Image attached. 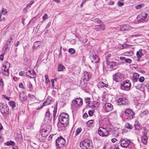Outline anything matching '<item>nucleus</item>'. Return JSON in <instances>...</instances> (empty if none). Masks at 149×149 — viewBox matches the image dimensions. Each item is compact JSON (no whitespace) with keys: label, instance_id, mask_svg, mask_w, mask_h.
I'll list each match as a JSON object with an SVG mask.
<instances>
[{"label":"nucleus","instance_id":"393cba45","mask_svg":"<svg viewBox=\"0 0 149 149\" xmlns=\"http://www.w3.org/2000/svg\"><path fill=\"white\" fill-rule=\"evenodd\" d=\"M52 118V116L51 115L50 113L49 112H46L45 115V120H47L50 121Z\"/></svg>","mask_w":149,"mask_h":149},{"label":"nucleus","instance_id":"69168bd1","mask_svg":"<svg viewBox=\"0 0 149 149\" xmlns=\"http://www.w3.org/2000/svg\"><path fill=\"white\" fill-rule=\"evenodd\" d=\"M20 43V42L19 41H18L17 42V43L16 44H15V47H17L18 46V45H19Z\"/></svg>","mask_w":149,"mask_h":149},{"label":"nucleus","instance_id":"dca6fc26","mask_svg":"<svg viewBox=\"0 0 149 149\" xmlns=\"http://www.w3.org/2000/svg\"><path fill=\"white\" fill-rule=\"evenodd\" d=\"M73 104H77L79 106H81L83 104L82 99L80 98H77L72 101Z\"/></svg>","mask_w":149,"mask_h":149},{"label":"nucleus","instance_id":"aec40b11","mask_svg":"<svg viewBox=\"0 0 149 149\" xmlns=\"http://www.w3.org/2000/svg\"><path fill=\"white\" fill-rule=\"evenodd\" d=\"M50 132V130L49 128L48 130L43 129L42 130L41 132V136L43 137L47 136L49 133Z\"/></svg>","mask_w":149,"mask_h":149},{"label":"nucleus","instance_id":"6e6552de","mask_svg":"<svg viewBox=\"0 0 149 149\" xmlns=\"http://www.w3.org/2000/svg\"><path fill=\"white\" fill-rule=\"evenodd\" d=\"M13 37L10 36L9 38L6 41V43L5 44L3 47V49L5 50V52L6 51L12 44L13 42Z\"/></svg>","mask_w":149,"mask_h":149},{"label":"nucleus","instance_id":"8fccbe9b","mask_svg":"<svg viewBox=\"0 0 149 149\" xmlns=\"http://www.w3.org/2000/svg\"><path fill=\"white\" fill-rule=\"evenodd\" d=\"M1 72H0V74ZM4 85L3 81V79H0V86H2V87Z\"/></svg>","mask_w":149,"mask_h":149},{"label":"nucleus","instance_id":"052dcab7","mask_svg":"<svg viewBox=\"0 0 149 149\" xmlns=\"http://www.w3.org/2000/svg\"><path fill=\"white\" fill-rule=\"evenodd\" d=\"M114 3L113 1H110L109 2V4L110 5H113Z\"/></svg>","mask_w":149,"mask_h":149},{"label":"nucleus","instance_id":"37998d69","mask_svg":"<svg viewBox=\"0 0 149 149\" xmlns=\"http://www.w3.org/2000/svg\"><path fill=\"white\" fill-rule=\"evenodd\" d=\"M6 70H9L7 68H6V65H3V68L2 69V71L1 72H5L6 71Z\"/></svg>","mask_w":149,"mask_h":149},{"label":"nucleus","instance_id":"3c124183","mask_svg":"<svg viewBox=\"0 0 149 149\" xmlns=\"http://www.w3.org/2000/svg\"><path fill=\"white\" fill-rule=\"evenodd\" d=\"M118 5L119 7H121L124 5L123 3L121 2L120 1H118Z\"/></svg>","mask_w":149,"mask_h":149},{"label":"nucleus","instance_id":"58836bf2","mask_svg":"<svg viewBox=\"0 0 149 149\" xmlns=\"http://www.w3.org/2000/svg\"><path fill=\"white\" fill-rule=\"evenodd\" d=\"M69 52L71 54H73L75 52V50L73 48H70L68 49Z\"/></svg>","mask_w":149,"mask_h":149},{"label":"nucleus","instance_id":"72a5a7b5","mask_svg":"<svg viewBox=\"0 0 149 149\" xmlns=\"http://www.w3.org/2000/svg\"><path fill=\"white\" fill-rule=\"evenodd\" d=\"M40 41H37L35 42L34 43V47L35 48H37L40 45Z\"/></svg>","mask_w":149,"mask_h":149},{"label":"nucleus","instance_id":"49530a36","mask_svg":"<svg viewBox=\"0 0 149 149\" xmlns=\"http://www.w3.org/2000/svg\"><path fill=\"white\" fill-rule=\"evenodd\" d=\"M145 78L144 77H140L139 79V81L140 82H143Z\"/></svg>","mask_w":149,"mask_h":149},{"label":"nucleus","instance_id":"0e129e2a","mask_svg":"<svg viewBox=\"0 0 149 149\" xmlns=\"http://www.w3.org/2000/svg\"><path fill=\"white\" fill-rule=\"evenodd\" d=\"M56 111L55 112V110H54L53 111V116L54 118H55L56 115Z\"/></svg>","mask_w":149,"mask_h":149},{"label":"nucleus","instance_id":"e433bc0d","mask_svg":"<svg viewBox=\"0 0 149 149\" xmlns=\"http://www.w3.org/2000/svg\"><path fill=\"white\" fill-rule=\"evenodd\" d=\"M6 71L5 72H2V73L4 75L8 76L9 75V70H6Z\"/></svg>","mask_w":149,"mask_h":149},{"label":"nucleus","instance_id":"2f4dec72","mask_svg":"<svg viewBox=\"0 0 149 149\" xmlns=\"http://www.w3.org/2000/svg\"><path fill=\"white\" fill-rule=\"evenodd\" d=\"M148 137H142L141 138V142L144 144H146L147 143Z\"/></svg>","mask_w":149,"mask_h":149},{"label":"nucleus","instance_id":"bf43d9fd","mask_svg":"<svg viewBox=\"0 0 149 149\" xmlns=\"http://www.w3.org/2000/svg\"><path fill=\"white\" fill-rule=\"evenodd\" d=\"M49 128V129L50 130L51 129V127L49 125H47L44 129L45 130H48Z\"/></svg>","mask_w":149,"mask_h":149},{"label":"nucleus","instance_id":"1a4fd4ad","mask_svg":"<svg viewBox=\"0 0 149 149\" xmlns=\"http://www.w3.org/2000/svg\"><path fill=\"white\" fill-rule=\"evenodd\" d=\"M105 29V25L102 22L99 25H95V26L94 29L96 30L97 31H100L101 30H104Z\"/></svg>","mask_w":149,"mask_h":149},{"label":"nucleus","instance_id":"c03bdc74","mask_svg":"<svg viewBox=\"0 0 149 149\" xmlns=\"http://www.w3.org/2000/svg\"><path fill=\"white\" fill-rule=\"evenodd\" d=\"M125 61L127 63H130L132 62V60L130 58H125Z\"/></svg>","mask_w":149,"mask_h":149},{"label":"nucleus","instance_id":"680f3d73","mask_svg":"<svg viewBox=\"0 0 149 149\" xmlns=\"http://www.w3.org/2000/svg\"><path fill=\"white\" fill-rule=\"evenodd\" d=\"M117 140V139L115 138H113L111 139L112 142L113 143H115Z\"/></svg>","mask_w":149,"mask_h":149},{"label":"nucleus","instance_id":"5701e85b","mask_svg":"<svg viewBox=\"0 0 149 149\" xmlns=\"http://www.w3.org/2000/svg\"><path fill=\"white\" fill-rule=\"evenodd\" d=\"M134 115H130V114H127V115H123L122 118L125 120H131L134 118L133 116Z\"/></svg>","mask_w":149,"mask_h":149},{"label":"nucleus","instance_id":"338daca9","mask_svg":"<svg viewBox=\"0 0 149 149\" xmlns=\"http://www.w3.org/2000/svg\"><path fill=\"white\" fill-rule=\"evenodd\" d=\"M120 59L121 60H125V57H120Z\"/></svg>","mask_w":149,"mask_h":149},{"label":"nucleus","instance_id":"de8ad7c7","mask_svg":"<svg viewBox=\"0 0 149 149\" xmlns=\"http://www.w3.org/2000/svg\"><path fill=\"white\" fill-rule=\"evenodd\" d=\"M111 56V54H108V55H107V57L106 58V63H107V62H108L109 61V58Z\"/></svg>","mask_w":149,"mask_h":149},{"label":"nucleus","instance_id":"7ed1b4c3","mask_svg":"<svg viewBox=\"0 0 149 149\" xmlns=\"http://www.w3.org/2000/svg\"><path fill=\"white\" fill-rule=\"evenodd\" d=\"M65 143V140L61 136L58 137L56 140V146L57 148H61V146L64 145Z\"/></svg>","mask_w":149,"mask_h":149},{"label":"nucleus","instance_id":"f257e3e1","mask_svg":"<svg viewBox=\"0 0 149 149\" xmlns=\"http://www.w3.org/2000/svg\"><path fill=\"white\" fill-rule=\"evenodd\" d=\"M58 120L63 127H66L69 123V115L65 113H62L59 116Z\"/></svg>","mask_w":149,"mask_h":149},{"label":"nucleus","instance_id":"9d476101","mask_svg":"<svg viewBox=\"0 0 149 149\" xmlns=\"http://www.w3.org/2000/svg\"><path fill=\"white\" fill-rule=\"evenodd\" d=\"M97 57L96 56V54L93 52H92L90 53V58L92 60V62L94 63H97L98 61V58L97 60Z\"/></svg>","mask_w":149,"mask_h":149},{"label":"nucleus","instance_id":"c85d7f7f","mask_svg":"<svg viewBox=\"0 0 149 149\" xmlns=\"http://www.w3.org/2000/svg\"><path fill=\"white\" fill-rule=\"evenodd\" d=\"M65 68V67L61 64H58V65L57 70L58 71H62Z\"/></svg>","mask_w":149,"mask_h":149},{"label":"nucleus","instance_id":"b1692460","mask_svg":"<svg viewBox=\"0 0 149 149\" xmlns=\"http://www.w3.org/2000/svg\"><path fill=\"white\" fill-rule=\"evenodd\" d=\"M19 98L21 100H26L27 99V97L24 92H22L20 93Z\"/></svg>","mask_w":149,"mask_h":149},{"label":"nucleus","instance_id":"0eeeda50","mask_svg":"<svg viewBox=\"0 0 149 149\" xmlns=\"http://www.w3.org/2000/svg\"><path fill=\"white\" fill-rule=\"evenodd\" d=\"M9 111L8 106L5 104L0 103V111L2 113H6Z\"/></svg>","mask_w":149,"mask_h":149},{"label":"nucleus","instance_id":"c9c22d12","mask_svg":"<svg viewBox=\"0 0 149 149\" xmlns=\"http://www.w3.org/2000/svg\"><path fill=\"white\" fill-rule=\"evenodd\" d=\"M81 128L80 127L78 128L76 130L75 135H78L81 132Z\"/></svg>","mask_w":149,"mask_h":149},{"label":"nucleus","instance_id":"6e6d98bb","mask_svg":"<svg viewBox=\"0 0 149 149\" xmlns=\"http://www.w3.org/2000/svg\"><path fill=\"white\" fill-rule=\"evenodd\" d=\"M19 86L21 88H24L23 85L22 83H20L19 85Z\"/></svg>","mask_w":149,"mask_h":149},{"label":"nucleus","instance_id":"4be33fe9","mask_svg":"<svg viewBox=\"0 0 149 149\" xmlns=\"http://www.w3.org/2000/svg\"><path fill=\"white\" fill-rule=\"evenodd\" d=\"M135 113L130 109H126L123 115H127L128 114H130V115H134Z\"/></svg>","mask_w":149,"mask_h":149},{"label":"nucleus","instance_id":"ea45409f","mask_svg":"<svg viewBox=\"0 0 149 149\" xmlns=\"http://www.w3.org/2000/svg\"><path fill=\"white\" fill-rule=\"evenodd\" d=\"M8 12V10L6 9H5L4 8H2V13L3 15H5Z\"/></svg>","mask_w":149,"mask_h":149},{"label":"nucleus","instance_id":"473e14b6","mask_svg":"<svg viewBox=\"0 0 149 149\" xmlns=\"http://www.w3.org/2000/svg\"><path fill=\"white\" fill-rule=\"evenodd\" d=\"M142 84H139L135 85V87L137 90H141L142 88Z\"/></svg>","mask_w":149,"mask_h":149},{"label":"nucleus","instance_id":"4468645a","mask_svg":"<svg viewBox=\"0 0 149 149\" xmlns=\"http://www.w3.org/2000/svg\"><path fill=\"white\" fill-rule=\"evenodd\" d=\"M106 111L107 112H109L113 109V106L110 103H107L105 104Z\"/></svg>","mask_w":149,"mask_h":149},{"label":"nucleus","instance_id":"39448f33","mask_svg":"<svg viewBox=\"0 0 149 149\" xmlns=\"http://www.w3.org/2000/svg\"><path fill=\"white\" fill-rule=\"evenodd\" d=\"M131 82L128 79H126L123 81V83L121 84L120 88L122 90H126L131 87Z\"/></svg>","mask_w":149,"mask_h":149},{"label":"nucleus","instance_id":"a211bd4d","mask_svg":"<svg viewBox=\"0 0 149 149\" xmlns=\"http://www.w3.org/2000/svg\"><path fill=\"white\" fill-rule=\"evenodd\" d=\"M120 28L122 31H127L131 29V27L127 25H121Z\"/></svg>","mask_w":149,"mask_h":149},{"label":"nucleus","instance_id":"603ef678","mask_svg":"<svg viewBox=\"0 0 149 149\" xmlns=\"http://www.w3.org/2000/svg\"><path fill=\"white\" fill-rule=\"evenodd\" d=\"M43 19L44 20H46L47 18V14H45L42 17Z\"/></svg>","mask_w":149,"mask_h":149},{"label":"nucleus","instance_id":"774afa93","mask_svg":"<svg viewBox=\"0 0 149 149\" xmlns=\"http://www.w3.org/2000/svg\"><path fill=\"white\" fill-rule=\"evenodd\" d=\"M71 42L72 43V44H74L75 40L74 39H72V40L71 41Z\"/></svg>","mask_w":149,"mask_h":149},{"label":"nucleus","instance_id":"c756f323","mask_svg":"<svg viewBox=\"0 0 149 149\" xmlns=\"http://www.w3.org/2000/svg\"><path fill=\"white\" fill-rule=\"evenodd\" d=\"M9 105L12 107V109L13 110V109L16 107L15 102L13 101H9L8 102Z\"/></svg>","mask_w":149,"mask_h":149},{"label":"nucleus","instance_id":"a19ab883","mask_svg":"<svg viewBox=\"0 0 149 149\" xmlns=\"http://www.w3.org/2000/svg\"><path fill=\"white\" fill-rule=\"evenodd\" d=\"M93 122V120H90L88 121L87 123V125L88 126H90V125L92 124Z\"/></svg>","mask_w":149,"mask_h":149},{"label":"nucleus","instance_id":"6ab92c4d","mask_svg":"<svg viewBox=\"0 0 149 149\" xmlns=\"http://www.w3.org/2000/svg\"><path fill=\"white\" fill-rule=\"evenodd\" d=\"M145 51L142 49H140L139 50L136 52V56L138 59L140 58L142 56H143L144 52Z\"/></svg>","mask_w":149,"mask_h":149},{"label":"nucleus","instance_id":"423d86ee","mask_svg":"<svg viewBox=\"0 0 149 149\" xmlns=\"http://www.w3.org/2000/svg\"><path fill=\"white\" fill-rule=\"evenodd\" d=\"M120 142L121 147L123 148H126L129 145L130 143V141L125 138H121Z\"/></svg>","mask_w":149,"mask_h":149},{"label":"nucleus","instance_id":"a878e982","mask_svg":"<svg viewBox=\"0 0 149 149\" xmlns=\"http://www.w3.org/2000/svg\"><path fill=\"white\" fill-rule=\"evenodd\" d=\"M97 86L99 88H104V87H107L108 86V85L104 83L103 82H100L98 83Z\"/></svg>","mask_w":149,"mask_h":149},{"label":"nucleus","instance_id":"4d7b16f0","mask_svg":"<svg viewBox=\"0 0 149 149\" xmlns=\"http://www.w3.org/2000/svg\"><path fill=\"white\" fill-rule=\"evenodd\" d=\"M4 55V54H3L0 56V60L1 61H3V60Z\"/></svg>","mask_w":149,"mask_h":149},{"label":"nucleus","instance_id":"f8f14e48","mask_svg":"<svg viewBox=\"0 0 149 149\" xmlns=\"http://www.w3.org/2000/svg\"><path fill=\"white\" fill-rule=\"evenodd\" d=\"M107 65L110 66L111 68H112L115 70L116 69V68H114L116 66H117L120 64L119 63H117L116 62L113 61L110 62L106 63Z\"/></svg>","mask_w":149,"mask_h":149},{"label":"nucleus","instance_id":"864d4df0","mask_svg":"<svg viewBox=\"0 0 149 149\" xmlns=\"http://www.w3.org/2000/svg\"><path fill=\"white\" fill-rule=\"evenodd\" d=\"M90 98L87 97L85 98V102L86 103H88L90 102Z\"/></svg>","mask_w":149,"mask_h":149},{"label":"nucleus","instance_id":"79ce46f5","mask_svg":"<svg viewBox=\"0 0 149 149\" xmlns=\"http://www.w3.org/2000/svg\"><path fill=\"white\" fill-rule=\"evenodd\" d=\"M144 6V5L143 4H140L136 6V9H139L141 8Z\"/></svg>","mask_w":149,"mask_h":149},{"label":"nucleus","instance_id":"ddd939ff","mask_svg":"<svg viewBox=\"0 0 149 149\" xmlns=\"http://www.w3.org/2000/svg\"><path fill=\"white\" fill-rule=\"evenodd\" d=\"M121 76V73L118 72L115 74L113 76V79L116 82H118L120 79Z\"/></svg>","mask_w":149,"mask_h":149},{"label":"nucleus","instance_id":"2eb2a0df","mask_svg":"<svg viewBox=\"0 0 149 149\" xmlns=\"http://www.w3.org/2000/svg\"><path fill=\"white\" fill-rule=\"evenodd\" d=\"M139 76V74L135 72L133 73L132 82L134 85H135V83L137 82Z\"/></svg>","mask_w":149,"mask_h":149},{"label":"nucleus","instance_id":"e2e57ef3","mask_svg":"<svg viewBox=\"0 0 149 149\" xmlns=\"http://www.w3.org/2000/svg\"><path fill=\"white\" fill-rule=\"evenodd\" d=\"M24 73V72L23 71H20L19 72V75L22 76L23 75Z\"/></svg>","mask_w":149,"mask_h":149},{"label":"nucleus","instance_id":"f3484780","mask_svg":"<svg viewBox=\"0 0 149 149\" xmlns=\"http://www.w3.org/2000/svg\"><path fill=\"white\" fill-rule=\"evenodd\" d=\"M118 102L119 103H121L122 104L125 105L128 103V100L124 98H120L118 100Z\"/></svg>","mask_w":149,"mask_h":149},{"label":"nucleus","instance_id":"f03ea898","mask_svg":"<svg viewBox=\"0 0 149 149\" xmlns=\"http://www.w3.org/2000/svg\"><path fill=\"white\" fill-rule=\"evenodd\" d=\"M91 143V140L86 139L80 143V146L82 149H88L90 147Z\"/></svg>","mask_w":149,"mask_h":149},{"label":"nucleus","instance_id":"5fc2aeb1","mask_svg":"<svg viewBox=\"0 0 149 149\" xmlns=\"http://www.w3.org/2000/svg\"><path fill=\"white\" fill-rule=\"evenodd\" d=\"M51 82L52 83V88H54V80L52 79L51 80Z\"/></svg>","mask_w":149,"mask_h":149},{"label":"nucleus","instance_id":"a18cd8bd","mask_svg":"<svg viewBox=\"0 0 149 149\" xmlns=\"http://www.w3.org/2000/svg\"><path fill=\"white\" fill-rule=\"evenodd\" d=\"M28 59L27 58H25L24 59V65H27L28 64Z\"/></svg>","mask_w":149,"mask_h":149},{"label":"nucleus","instance_id":"9b49d317","mask_svg":"<svg viewBox=\"0 0 149 149\" xmlns=\"http://www.w3.org/2000/svg\"><path fill=\"white\" fill-rule=\"evenodd\" d=\"M26 75L31 78H33L36 77V74L33 70H29L26 72Z\"/></svg>","mask_w":149,"mask_h":149},{"label":"nucleus","instance_id":"412c9836","mask_svg":"<svg viewBox=\"0 0 149 149\" xmlns=\"http://www.w3.org/2000/svg\"><path fill=\"white\" fill-rule=\"evenodd\" d=\"M52 100V97H48L46 101L43 103L42 106H44L49 104L51 102Z\"/></svg>","mask_w":149,"mask_h":149},{"label":"nucleus","instance_id":"7c9ffc66","mask_svg":"<svg viewBox=\"0 0 149 149\" xmlns=\"http://www.w3.org/2000/svg\"><path fill=\"white\" fill-rule=\"evenodd\" d=\"M92 21L99 24H100L103 22L99 18L93 19Z\"/></svg>","mask_w":149,"mask_h":149},{"label":"nucleus","instance_id":"13d9d810","mask_svg":"<svg viewBox=\"0 0 149 149\" xmlns=\"http://www.w3.org/2000/svg\"><path fill=\"white\" fill-rule=\"evenodd\" d=\"M87 116H88V115L86 113H84L83 116V117L84 118H87Z\"/></svg>","mask_w":149,"mask_h":149},{"label":"nucleus","instance_id":"4c0bfd02","mask_svg":"<svg viewBox=\"0 0 149 149\" xmlns=\"http://www.w3.org/2000/svg\"><path fill=\"white\" fill-rule=\"evenodd\" d=\"M45 83L47 84L49 82V79L48 78V75L47 74L45 75Z\"/></svg>","mask_w":149,"mask_h":149},{"label":"nucleus","instance_id":"cd10ccee","mask_svg":"<svg viewBox=\"0 0 149 149\" xmlns=\"http://www.w3.org/2000/svg\"><path fill=\"white\" fill-rule=\"evenodd\" d=\"M4 144L5 145H7L8 146H14L15 145V143L14 141L10 140L5 143Z\"/></svg>","mask_w":149,"mask_h":149},{"label":"nucleus","instance_id":"f704fd0d","mask_svg":"<svg viewBox=\"0 0 149 149\" xmlns=\"http://www.w3.org/2000/svg\"><path fill=\"white\" fill-rule=\"evenodd\" d=\"M125 127L127 129L129 130H132L133 127L129 123H127L125 124Z\"/></svg>","mask_w":149,"mask_h":149},{"label":"nucleus","instance_id":"bb28decb","mask_svg":"<svg viewBox=\"0 0 149 149\" xmlns=\"http://www.w3.org/2000/svg\"><path fill=\"white\" fill-rule=\"evenodd\" d=\"M83 75L84 80H85L86 81H88V80L89 77L88 75V73L87 72H84Z\"/></svg>","mask_w":149,"mask_h":149},{"label":"nucleus","instance_id":"20e7f679","mask_svg":"<svg viewBox=\"0 0 149 149\" xmlns=\"http://www.w3.org/2000/svg\"><path fill=\"white\" fill-rule=\"evenodd\" d=\"M98 133L99 135L102 136H107L110 134L109 131L102 127L99 128Z\"/></svg>","mask_w":149,"mask_h":149},{"label":"nucleus","instance_id":"09e8293b","mask_svg":"<svg viewBox=\"0 0 149 149\" xmlns=\"http://www.w3.org/2000/svg\"><path fill=\"white\" fill-rule=\"evenodd\" d=\"M88 114L90 116H92L93 115V113L92 110L89 111L88 112Z\"/></svg>","mask_w":149,"mask_h":149}]
</instances>
